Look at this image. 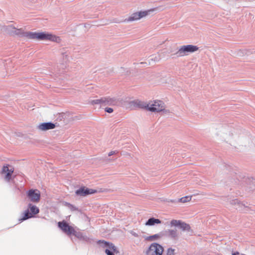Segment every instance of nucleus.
I'll list each match as a JSON object with an SVG mask.
<instances>
[{
    "instance_id": "obj_1",
    "label": "nucleus",
    "mask_w": 255,
    "mask_h": 255,
    "mask_svg": "<svg viewBox=\"0 0 255 255\" xmlns=\"http://www.w3.org/2000/svg\"><path fill=\"white\" fill-rule=\"evenodd\" d=\"M17 35L20 37H26L31 39L38 40H49L59 43L61 39L59 36H56L48 32H24L21 28L15 27L13 35Z\"/></svg>"
},
{
    "instance_id": "obj_2",
    "label": "nucleus",
    "mask_w": 255,
    "mask_h": 255,
    "mask_svg": "<svg viewBox=\"0 0 255 255\" xmlns=\"http://www.w3.org/2000/svg\"><path fill=\"white\" fill-rule=\"evenodd\" d=\"M39 213V209L36 205L32 203H28L27 208L21 214V217L19 219V221L22 222L30 218L34 217Z\"/></svg>"
},
{
    "instance_id": "obj_3",
    "label": "nucleus",
    "mask_w": 255,
    "mask_h": 255,
    "mask_svg": "<svg viewBox=\"0 0 255 255\" xmlns=\"http://www.w3.org/2000/svg\"><path fill=\"white\" fill-rule=\"evenodd\" d=\"M199 49L196 45L188 44L182 46L175 53L171 54L172 58L182 57L187 55L189 53H193Z\"/></svg>"
},
{
    "instance_id": "obj_4",
    "label": "nucleus",
    "mask_w": 255,
    "mask_h": 255,
    "mask_svg": "<svg viewBox=\"0 0 255 255\" xmlns=\"http://www.w3.org/2000/svg\"><path fill=\"white\" fill-rule=\"evenodd\" d=\"M155 8H150L147 10L143 11H139L135 12L131 14L128 18L125 19V22L133 21L137 20L150 15L151 13L154 12Z\"/></svg>"
},
{
    "instance_id": "obj_5",
    "label": "nucleus",
    "mask_w": 255,
    "mask_h": 255,
    "mask_svg": "<svg viewBox=\"0 0 255 255\" xmlns=\"http://www.w3.org/2000/svg\"><path fill=\"white\" fill-rule=\"evenodd\" d=\"M57 226L64 233L68 236H74L77 232L74 228L72 226H70L69 224L65 220L58 222Z\"/></svg>"
},
{
    "instance_id": "obj_6",
    "label": "nucleus",
    "mask_w": 255,
    "mask_h": 255,
    "mask_svg": "<svg viewBox=\"0 0 255 255\" xmlns=\"http://www.w3.org/2000/svg\"><path fill=\"white\" fill-rule=\"evenodd\" d=\"M163 248L157 243H152L146 251V255H162Z\"/></svg>"
},
{
    "instance_id": "obj_7",
    "label": "nucleus",
    "mask_w": 255,
    "mask_h": 255,
    "mask_svg": "<svg viewBox=\"0 0 255 255\" xmlns=\"http://www.w3.org/2000/svg\"><path fill=\"white\" fill-rule=\"evenodd\" d=\"M28 200L33 203H37L40 201V192L38 189H30L26 192Z\"/></svg>"
},
{
    "instance_id": "obj_8",
    "label": "nucleus",
    "mask_w": 255,
    "mask_h": 255,
    "mask_svg": "<svg viewBox=\"0 0 255 255\" xmlns=\"http://www.w3.org/2000/svg\"><path fill=\"white\" fill-rule=\"evenodd\" d=\"M98 191L96 189L89 188L86 186H81L75 191V194L79 196L85 197L91 194H94L98 193Z\"/></svg>"
},
{
    "instance_id": "obj_9",
    "label": "nucleus",
    "mask_w": 255,
    "mask_h": 255,
    "mask_svg": "<svg viewBox=\"0 0 255 255\" xmlns=\"http://www.w3.org/2000/svg\"><path fill=\"white\" fill-rule=\"evenodd\" d=\"M170 226L178 228L183 231H189L191 229L190 226L188 224L183 222L181 220L173 219L170 221Z\"/></svg>"
},
{
    "instance_id": "obj_10",
    "label": "nucleus",
    "mask_w": 255,
    "mask_h": 255,
    "mask_svg": "<svg viewBox=\"0 0 255 255\" xmlns=\"http://www.w3.org/2000/svg\"><path fill=\"white\" fill-rule=\"evenodd\" d=\"M14 171V168L9 164H6L2 166L1 174H4V179L9 182L11 179L12 173Z\"/></svg>"
},
{
    "instance_id": "obj_11",
    "label": "nucleus",
    "mask_w": 255,
    "mask_h": 255,
    "mask_svg": "<svg viewBox=\"0 0 255 255\" xmlns=\"http://www.w3.org/2000/svg\"><path fill=\"white\" fill-rule=\"evenodd\" d=\"M164 110V103L161 101H155L153 103H149L148 111L152 112H161Z\"/></svg>"
},
{
    "instance_id": "obj_12",
    "label": "nucleus",
    "mask_w": 255,
    "mask_h": 255,
    "mask_svg": "<svg viewBox=\"0 0 255 255\" xmlns=\"http://www.w3.org/2000/svg\"><path fill=\"white\" fill-rule=\"evenodd\" d=\"M57 123H54L52 122H43L40 123L38 126V128L42 131H46L49 129H54L56 127Z\"/></svg>"
},
{
    "instance_id": "obj_13",
    "label": "nucleus",
    "mask_w": 255,
    "mask_h": 255,
    "mask_svg": "<svg viewBox=\"0 0 255 255\" xmlns=\"http://www.w3.org/2000/svg\"><path fill=\"white\" fill-rule=\"evenodd\" d=\"M74 236L85 244H91L93 242V239L92 238L87 236L80 232H77Z\"/></svg>"
},
{
    "instance_id": "obj_14",
    "label": "nucleus",
    "mask_w": 255,
    "mask_h": 255,
    "mask_svg": "<svg viewBox=\"0 0 255 255\" xmlns=\"http://www.w3.org/2000/svg\"><path fill=\"white\" fill-rule=\"evenodd\" d=\"M231 204L235 205L237 210H242L243 208L248 207V206L243 202H241L238 199H235L231 201Z\"/></svg>"
},
{
    "instance_id": "obj_15",
    "label": "nucleus",
    "mask_w": 255,
    "mask_h": 255,
    "mask_svg": "<svg viewBox=\"0 0 255 255\" xmlns=\"http://www.w3.org/2000/svg\"><path fill=\"white\" fill-rule=\"evenodd\" d=\"M133 106L135 107L139 108L142 109H146L148 111L149 108V103L147 104L140 101H133L131 102Z\"/></svg>"
},
{
    "instance_id": "obj_16",
    "label": "nucleus",
    "mask_w": 255,
    "mask_h": 255,
    "mask_svg": "<svg viewBox=\"0 0 255 255\" xmlns=\"http://www.w3.org/2000/svg\"><path fill=\"white\" fill-rule=\"evenodd\" d=\"M105 253L107 255H115V254L119 253L117 247L113 244L105 250Z\"/></svg>"
},
{
    "instance_id": "obj_17",
    "label": "nucleus",
    "mask_w": 255,
    "mask_h": 255,
    "mask_svg": "<svg viewBox=\"0 0 255 255\" xmlns=\"http://www.w3.org/2000/svg\"><path fill=\"white\" fill-rule=\"evenodd\" d=\"M161 223V221L159 219L155 218L154 217L149 218L145 223L146 226H152L156 224H159Z\"/></svg>"
},
{
    "instance_id": "obj_18",
    "label": "nucleus",
    "mask_w": 255,
    "mask_h": 255,
    "mask_svg": "<svg viewBox=\"0 0 255 255\" xmlns=\"http://www.w3.org/2000/svg\"><path fill=\"white\" fill-rule=\"evenodd\" d=\"M244 181L249 185V188L250 190H255V179L253 178H245Z\"/></svg>"
},
{
    "instance_id": "obj_19",
    "label": "nucleus",
    "mask_w": 255,
    "mask_h": 255,
    "mask_svg": "<svg viewBox=\"0 0 255 255\" xmlns=\"http://www.w3.org/2000/svg\"><path fill=\"white\" fill-rule=\"evenodd\" d=\"M97 244L100 248L107 249L110 246L112 245L113 243L103 240H99L97 241Z\"/></svg>"
},
{
    "instance_id": "obj_20",
    "label": "nucleus",
    "mask_w": 255,
    "mask_h": 255,
    "mask_svg": "<svg viewBox=\"0 0 255 255\" xmlns=\"http://www.w3.org/2000/svg\"><path fill=\"white\" fill-rule=\"evenodd\" d=\"M166 233L167 234V236L175 240L177 238L178 236V234L177 233V230H168L165 231Z\"/></svg>"
},
{
    "instance_id": "obj_21",
    "label": "nucleus",
    "mask_w": 255,
    "mask_h": 255,
    "mask_svg": "<svg viewBox=\"0 0 255 255\" xmlns=\"http://www.w3.org/2000/svg\"><path fill=\"white\" fill-rule=\"evenodd\" d=\"M163 235L162 232H160L158 234L151 235L146 237H145V240L147 241H155L158 240L159 238L161 237Z\"/></svg>"
},
{
    "instance_id": "obj_22",
    "label": "nucleus",
    "mask_w": 255,
    "mask_h": 255,
    "mask_svg": "<svg viewBox=\"0 0 255 255\" xmlns=\"http://www.w3.org/2000/svg\"><path fill=\"white\" fill-rule=\"evenodd\" d=\"M105 100H104L103 106L106 105H115L116 103V100L115 98H111L110 97H105Z\"/></svg>"
},
{
    "instance_id": "obj_23",
    "label": "nucleus",
    "mask_w": 255,
    "mask_h": 255,
    "mask_svg": "<svg viewBox=\"0 0 255 255\" xmlns=\"http://www.w3.org/2000/svg\"><path fill=\"white\" fill-rule=\"evenodd\" d=\"M15 27L12 25L5 26L4 27V30L9 35H13L14 30Z\"/></svg>"
},
{
    "instance_id": "obj_24",
    "label": "nucleus",
    "mask_w": 255,
    "mask_h": 255,
    "mask_svg": "<svg viewBox=\"0 0 255 255\" xmlns=\"http://www.w3.org/2000/svg\"><path fill=\"white\" fill-rule=\"evenodd\" d=\"M104 100H105V97H102L99 99H95L92 100L90 102V103L93 105L98 104L100 105L101 106H103V102L104 101Z\"/></svg>"
},
{
    "instance_id": "obj_25",
    "label": "nucleus",
    "mask_w": 255,
    "mask_h": 255,
    "mask_svg": "<svg viewBox=\"0 0 255 255\" xmlns=\"http://www.w3.org/2000/svg\"><path fill=\"white\" fill-rule=\"evenodd\" d=\"M63 205L67 207L72 212L76 211H78V208L76 207V206H75L73 204H71L70 203H68V202H64Z\"/></svg>"
},
{
    "instance_id": "obj_26",
    "label": "nucleus",
    "mask_w": 255,
    "mask_h": 255,
    "mask_svg": "<svg viewBox=\"0 0 255 255\" xmlns=\"http://www.w3.org/2000/svg\"><path fill=\"white\" fill-rule=\"evenodd\" d=\"M191 198L190 196H186L183 197H182L181 198H179L178 200V202H182V203H185L188 201H189L191 200Z\"/></svg>"
},
{
    "instance_id": "obj_27",
    "label": "nucleus",
    "mask_w": 255,
    "mask_h": 255,
    "mask_svg": "<svg viewBox=\"0 0 255 255\" xmlns=\"http://www.w3.org/2000/svg\"><path fill=\"white\" fill-rule=\"evenodd\" d=\"M160 59V58L159 56H150L149 57V61H153L154 62H158ZM150 64V62H149V64Z\"/></svg>"
},
{
    "instance_id": "obj_28",
    "label": "nucleus",
    "mask_w": 255,
    "mask_h": 255,
    "mask_svg": "<svg viewBox=\"0 0 255 255\" xmlns=\"http://www.w3.org/2000/svg\"><path fill=\"white\" fill-rule=\"evenodd\" d=\"M174 250L169 248L167 251V255H174Z\"/></svg>"
},
{
    "instance_id": "obj_29",
    "label": "nucleus",
    "mask_w": 255,
    "mask_h": 255,
    "mask_svg": "<svg viewBox=\"0 0 255 255\" xmlns=\"http://www.w3.org/2000/svg\"><path fill=\"white\" fill-rule=\"evenodd\" d=\"M105 111L108 113H112L113 112V109L112 108L107 107L105 108Z\"/></svg>"
},
{
    "instance_id": "obj_30",
    "label": "nucleus",
    "mask_w": 255,
    "mask_h": 255,
    "mask_svg": "<svg viewBox=\"0 0 255 255\" xmlns=\"http://www.w3.org/2000/svg\"><path fill=\"white\" fill-rule=\"evenodd\" d=\"M118 152L117 151H110L109 153H108V156H111L115 154H116V153H117Z\"/></svg>"
},
{
    "instance_id": "obj_31",
    "label": "nucleus",
    "mask_w": 255,
    "mask_h": 255,
    "mask_svg": "<svg viewBox=\"0 0 255 255\" xmlns=\"http://www.w3.org/2000/svg\"><path fill=\"white\" fill-rule=\"evenodd\" d=\"M232 255H240V253L239 252L236 251L232 253Z\"/></svg>"
},
{
    "instance_id": "obj_32",
    "label": "nucleus",
    "mask_w": 255,
    "mask_h": 255,
    "mask_svg": "<svg viewBox=\"0 0 255 255\" xmlns=\"http://www.w3.org/2000/svg\"><path fill=\"white\" fill-rule=\"evenodd\" d=\"M140 64L143 65V66H145L147 65V64L146 62H141L140 63Z\"/></svg>"
},
{
    "instance_id": "obj_33",
    "label": "nucleus",
    "mask_w": 255,
    "mask_h": 255,
    "mask_svg": "<svg viewBox=\"0 0 255 255\" xmlns=\"http://www.w3.org/2000/svg\"><path fill=\"white\" fill-rule=\"evenodd\" d=\"M133 235L134 236H136L137 235L136 234H133Z\"/></svg>"
},
{
    "instance_id": "obj_34",
    "label": "nucleus",
    "mask_w": 255,
    "mask_h": 255,
    "mask_svg": "<svg viewBox=\"0 0 255 255\" xmlns=\"http://www.w3.org/2000/svg\"><path fill=\"white\" fill-rule=\"evenodd\" d=\"M171 202H174V200H171Z\"/></svg>"
}]
</instances>
